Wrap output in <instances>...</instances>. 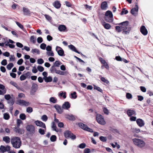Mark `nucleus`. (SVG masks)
<instances>
[{"instance_id":"obj_1","label":"nucleus","mask_w":153,"mask_h":153,"mask_svg":"<svg viewBox=\"0 0 153 153\" xmlns=\"http://www.w3.org/2000/svg\"><path fill=\"white\" fill-rule=\"evenodd\" d=\"M120 26L122 31V33L123 34H127L129 33L131 28L128 26V23L127 21L123 22L119 24Z\"/></svg>"},{"instance_id":"obj_2","label":"nucleus","mask_w":153,"mask_h":153,"mask_svg":"<svg viewBox=\"0 0 153 153\" xmlns=\"http://www.w3.org/2000/svg\"><path fill=\"white\" fill-rule=\"evenodd\" d=\"M11 142L13 147L15 149L19 148L21 145V141L19 137H15L12 138Z\"/></svg>"},{"instance_id":"obj_3","label":"nucleus","mask_w":153,"mask_h":153,"mask_svg":"<svg viewBox=\"0 0 153 153\" xmlns=\"http://www.w3.org/2000/svg\"><path fill=\"white\" fill-rule=\"evenodd\" d=\"M132 140L134 144L139 148H143L145 146V143L142 139L135 138L132 139Z\"/></svg>"},{"instance_id":"obj_4","label":"nucleus","mask_w":153,"mask_h":153,"mask_svg":"<svg viewBox=\"0 0 153 153\" xmlns=\"http://www.w3.org/2000/svg\"><path fill=\"white\" fill-rule=\"evenodd\" d=\"M105 19L107 22H111L112 21L113 14L110 11H107L105 13Z\"/></svg>"},{"instance_id":"obj_5","label":"nucleus","mask_w":153,"mask_h":153,"mask_svg":"<svg viewBox=\"0 0 153 153\" xmlns=\"http://www.w3.org/2000/svg\"><path fill=\"white\" fill-rule=\"evenodd\" d=\"M64 135L66 137L69 138L72 140L75 139L76 138V136L69 131H65L64 133Z\"/></svg>"},{"instance_id":"obj_6","label":"nucleus","mask_w":153,"mask_h":153,"mask_svg":"<svg viewBox=\"0 0 153 153\" xmlns=\"http://www.w3.org/2000/svg\"><path fill=\"white\" fill-rule=\"evenodd\" d=\"M96 120L97 122L101 125H104L105 122L103 117L101 115L97 114L96 115Z\"/></svg>"},{"instance_id":"obj_7","label":"nucleus","mask_w":153,"mask_h":153,"mask_svg":"<svg viewBox=\"0 0 153 153\" xmlns=\"http://www.w3.org/2000/svg\"><path fill=\"white\" fill-rule=\"evenodd\" d=\"M16 103L21 106H27L30 105V103L23 100H19L16 101Z\"/></svg>"},{"instance_id":"obj_8","label":"nucleus","mask_w":153,"mask_h":153,"mask_svg":"<svg viewBox=\"0 0 153 153\" xmlns=\"http://www.w3.org/2000/svg\"><path fill=\"white\" fill-rule=\"evenodd\" d=\"M55 50L59 56H65L64 51L61 47L57 46L56 47Z\"/></svg>"},{"instance_id":"obj_9","label":"nucleus","mask_w":153,"mask_h":153,"mask_svg":"<svg viewBox=\"0 0 153 153\" xmlns=\"http://www.w3.org/2000/svg\"><path fill=\"white\" fill-rule=\"evenodd\" d=\"M79 125L81 128L87 131L90 132H93V131L92 129L88 127L87 126L82 123H79Z\"/></svg>"},{"instance_id":"obj_10","label":"nucleus","mask_w":153,"mask_h":153,"mask_svg":"<svg viewBox=\"0 0 153 153\" xmlns=\"http://www.w3.org/2000/svg\"><path fill=\"white\" fill-rule=\"evenodd\" d=\"M38 88V85L35 83L33 84L31 87L30 94L31 95H34Z\"/></svg>"},{"instance_id":"obj_11","label":"nucleus","mask_w":153,"mask_h":153,"mask_svg":"<svg viewBox=\"0 0 153 153\" xmlns=\"http://www.w3.org/2000/svg\"><path fill=\"white\" fill-rule=\"evenodd\" d=\"M10 150V147L9 146H1L0 147V152L4 153L6 152H9Z\"/></svg>"},{"instance_id":"obj_12","label":"nucleus","mask_w":153,"mask_h":153,"mask_svg":"<svg viewBox=\"0 0 153 153\" xmlns=\"http://www.w3.org/2000/svg\"><path fill=\"white\" fill-rule=\"evenodd\" d=\"M26 128L27 131L31 133H33L35 131V128L32 125H27L26 126Z\"/></svg>"},{"instance_id":"obj_13","label":"nucleus","mask_w":153,"mask_h":153,"mask_svg":"<svg viewBox=\"0 0 153 153\" xmlns=\"http://www.w3.org/2000/svg\"><path fill=\"white\" fill-rule=\"evenodd\" d=\"M138 10V7L137 3H135V7L134 8H132L131 11V13L133 15L136 16L137 14Z\"/></svg>"},{"instance_id":"obj_14","label":"nucleus","mask_w":153,"mask_h":153,"mask_svg":"<svg viewBox=\"0 0 153 153\" xmlns=\"http://www.w3.org/2000/svg\"><path fill=\"white\" fill-rule=\"evenodd\" d=\"M35 123L37 126L40 127H41L46 129V126L45 124L39 120H36L35 121Z\"/></svg>"},{"instance_id":"obj_15","label":"nucleus","mask_w":153,"mask_h":153,"mask_svg":"<svg viewBox=\"0 0 153 153\" xmlns=\"http://www.w3.org/2000/svg\"><path fill=\"white\" fill-rule=\"evenodd\" d=\"M19 127H16L14 129V131L17 133L20 134H24V130L23 128H20Z\"/></svg>"},{"instance_id":"obj_16","label":"nucleus","mask_w":153,"mask_h":153,"mask_svg":"<svg viewBox=\"0 0 153 153\" xmlns=\"http://www.w3.org/2000/svg\"><path fill=\"white\" fill-rule=\"evenodd\" d=\"M136 122L137 125L140 127L144 126L145 125L144 121L142 119L140 118L137 120Z\"/></svg>"},{"instance_id":"obj_17","label":"nucleus","mask_w":153,"mask_h":153,"mask_svg":"<svg viewBox=\"0 0 153 153\" xmlns=\"http://www.w3.org/2000/svg\"><path fill=\"white\" fill-rule=\"evenodd\" d=\"M140 31L144 35H146L148 33V31L144 26H142L140 28Z\"/></svg>"},{"instance_id":"obj_18","label":"nucleus","mask_w":153,"mask_h":153,"mask_svg":"<svg viewBox=\"0 0 153 153\" xmlns=\"http://www.w3.org/2000/svg\"><path fill=\"white\" fill-rule=\"evenodd\" d=\"M6 93V90L5 89L4 86L0 84V94L3 95Z\"/></svg>"},{"instance_id":"obj_19","label":"nucleus","mask_w":153,"mask_h":153,"mask_svg":"<svg viewBox=\"0 0 153 153\" xmlns=\"http://www.w3.org/2000/svg\"><path fill=\"white\" fill-rule=\"evenodd\" d=\"M127 113L129 117H131L133 115H136L135 111L133 110H128L127 111Z\"/></svg>"},{"instance_id":"obj_20","label":"nucleus","mask_w":153,"mask_h":153,"mask_svg":"<svg viewBox=\"0 0 153 153\" xmlns=\"http://www.w3.org/2000/svg\"><path fill=\"white\" fill-rule=\"evenodd\" d=\"M54 107L58 113L61 114L63 112L61 106L58 105H55Z\"/></svg>"},{"instance_id":"obj_21","label":"nucleus","mask_w":153,"mask_h":153,"mask_svg":"<svg viewBox=\"0 0 153 153\" xmlns=\"http://www.w3.org/2000/svg\"><path fill=\"white\" fill-rule=\"evenodd\" d=\"M108 7L107 3L106 1L103 2L101 4V7L103 10H106Z\"/></svg>"},{"instance_id":"obj_22","label":"nucleus","mask_w":153,"mask_h":153,"mask_svg":"<svg viewBox=\"0 0 153 153\" xmlns=\"http://www.w3.org/2000/svg\"><path fill=\"white\" fill-rule=\"evenodd\" d=\"M70 107V105L68 102H65L62 106V108L66 109H68Z\"/></svg>"},{"instance_id":"obj_23","label":"nucleus","mask_w":153,"mask_h":153,"mask_svg":"<svg viewBox=\"0 0 153 153\" xmlns=\"http://www.w3.org/2000/svg\"><path fill=\"white\" fill-rule=\"evenodd\" d=\"M68 48L72 51L76 52L79 54L80 53V52H78L76 49L75 47L72 45H70L68 46Z\"/></svg>"},{"instance_id":"obj_24","label":"nucleus","mask_w":153,"mask_h":153,"mask_svg":"<svg viewBox=\"0 0 153 153\" xmlns=\"http://www.w3.org/2000/svg\"><path fill=\"white\" fill-rule=\"evenodd\" d=\"M53 6L56 8H59L61 6V4L59 1H56L53 4Z\"/></svg>"},{"instance_id":"obj_25","label":"nucleus","mask_w":153,"mask_h":153,"mask_svg":"<svg viewBox=\"0 0 153 153\" xmlns=\"http://www.w3.org/2000/svg\"><path fill=\"white\" fill-rule=\"evenodd\" d=\"M65 117L70 120H74L75 119L74 117L72 115L66 114Z\"/></svg>"},{"instance_id":"obj_26","label":"nucleus","mask_w":153,"mask_h":153,"mask_svg":"<svg viewBox=\"0 0 153 153\" xmlns=\"http://www.w3.org/2000/svg\"><path fill=\"white\" fill-rule=\"evenodd\" d=\"M66 28V26L64 25H60L58 27V30L60 31H64Z\"/></svg>"},{"instance_id":"obj_27","label":"nucleus","mask_w":153,"mask_h":153,"mask_svg":"<svg viewBox=\"0 0 153 153\" xmlns=\"http://www.w3.org/2000/svg\"><path fill=\"white\" fill-rule=\"evenodd\" d=\"M77 96L76 95V93L75 91H74L70 94V98L73 99H75L76 98Z\"/></svg>"},{"instance_id":"obj_28","label":"nucleus","mask_w":153,"mask_h":153,"mask_svg":"<svg viewBox=\"0 0 153 153\" xmlns=\"http://www.w3.org/2000/svg\"><path fill=\"white\" fill-rule=\"evenodd\" d=\"M51 128L53 131L58 132L59 131L58 129L56 127L54 122H52L51 123Z\"/></svg>"},{"instance_id":"obj_29","label":"nucleus","mask_w":153,"mask_h":153,"mask_svg":"<svg viewBox=\"0 0 153 153\" xmlns=\"http://www.w3.org/2000/svg\"><path fill=\"white\" fill-rule=\"evenodd\" d=\"M49 101L53 103H56L57 102L56 98L54 97H50L49 100Z\"/></svg>"},{"instance_id":"obj_30","label":"nucleus","mask_w":153,"mask_h":153,"mask_svg":"<svg viewBox=\"0 0 153 153\" xmlns=\"http://www.w3.org/2000/svg\"><path fill=\"white\" fill-rule=\"evenodd\" d=\"M56 73L61 75H65L67 74V72L62 71L60 70H57Z\"/></svg>"},{"instance_id":"obj_31","label":"nucleus","mask_w":153,"mask_h":153,"mask_svg":"<svg viewBox=\"0 0 153 153\" xmlns=\"http://www.w3.org/2000/svg\"><path fill=\"white\" fill-rule=\"evenodd\" d=\"M43 79L45 80L46 82H51L52 80V78L51 76H49L46 77L45 78H43Z\"/></svg>"},{"instance_id":"obj_32","label":"nucleus","mask_w":153,"mask_h":153,"mask_svg":"<svg viewBox=\"0 0 153 153\" xmlns=\"http://www.w3.org/2000/svg\"><path fill=\"white\" fill-rule=\"evenodd\" d=\"M102 25L104 26V28L106 29H109L111 27V25L108 23H104L102 24Z\"/></svg>"},{"instance_id":"obj_33","label":"nucleus","mask_w":153,"mask_h":153,"mask_svg":"<svg viewBox=\"0 0 153 153\" xmlns=\"http://www.w3.org/2000/svg\"><path fill=\"white\" fill-rule=\"evenodd\" d=\"M3 140L6 143H9L10 142V139L8 136H5L3 137Z\"/></svg>"},{"instance_id":"obj_34","label":"nucleus","mask_w":153,"mask_h":153,"mask_svg":"<svg viewBox=\"0 0 153 153\" xmlns=\"http://www.w3.org/2000/svg\"><path fill=\"white\" fill-rule=\"evenodd\" d=\"M31 52L33 53H36L37 54H40L39 50L36 48L32 49Z\"/></svg>"},{"instance_id":"obj_35","label":"nucleus","mask_w":153,"mask_h":153,"mask_svg":"<svg viewBox=\"0 0 153 153\" xmlns=\"http://www.w3.org/2000/svg\"><path fill=\"white\" fill-rule=\"evenodd\" d=\"M50 71L52 73H56V71H57L54 66H52L50 69Z\"/></svg>"},{"instance_id":"obj_36","label":"nucleus","mask_w":153,"mask_h":153,"mask_svg":"<svg viewBox=\"0 0 153 153\" xmlns=\"http://www.w3.org/2000/svg\"><path fill=\"white\" fill-rule=\"evenodd\" d=\"M58 96L59 97L62 96L64 99H65L66 97V92H64L62 91L60 92Z\"/></svg>"},{"instance_id":"obj_37","label":"nucleus","mask_w":153,"mask_h":153,"mask_svg":"<svg viewBox=\"0 0 153 153\" xmlns=\"http://www.w3.org/2000/svg\"><path fill=\"white\" fill-rule=\"evenodd\" d=\"M62 64V63L59 61H56L54 63L53 66L55 67H59Z\"/></svg>"},{"instance_id":"obj_38","label":"nucleus","mask_w":153,"mask_h":153,"mask_svg":"<svg viewBox=\"0 0 153 153\" xmlns=\"http://www.w3.org/2000/svg\"><path fill=\"white\" fill-rule=\"evenodd\" d=\"M46 55L48 56H54V54L52 51H47L46 53Z\"/></svg>"},{"instance_id":"obj_39","label":"nucleus","mask_w":153,"mask_h":153,"mask_svg":"<svg viewBox=\"0 0 153 153\" xmlns=\"http://www.w3.org/2000/svg\"><path fill=\"white\" fill-rule=\"evenodd\" d=\"M13 66L14 65L12 63H10L7 65L6 67L8 70H10L13 67Z\"/></svg>"},{"instance_id":"obj_40","label":"nucleus","mask_w":153,"mask_h":153,"mask_svg":"<svg viewBox=\"0 0 153 153\" xmlns=\"http://www.w3.org/2000/svg\"><path fill=\"white\" fill-rule=\"evenodd\" d=\"M23 11L24 13L25 14L28 15L30 14V11L27 8L23 7Z\"/></svg>"},{"instance_id":"obj_41","label":"nucleus","mask_w":153,"mask_h":153,"mask_svg":"<svg viewBox=\"0 0 153 153\" xmlns=\"http://www.w3.org/2000/svg\"><path fill=\"white\" fill-rule=\"evenodd\" d=\"M10 116L9 114L7 113H5L4 114V118L6 120H8Z\"/></svg>"},{"instance_id":"obj_42","label":"nucleus","mask_w":153,"mask_h":153,"mask_svg":"<svg viewBox=\"0 0 153 153\" xmlns=\"http://www.w3.org/2000/svg\"><path fill=\"white\" fill-rule=\"evenodd\" d=\"M19 118L21 120H24L26 118V116L24 114H21L20 115Z\"/></svg>"},{"instance_id":"obj_43","label":"nucleus","mask_w":153,"mask_h":153,"mask_svg":"<svg viewBox=\"0 0 153 153\" xmlns=\"http://www.w3.org/2000/svg\"><path fill=\"white\" fill-rule=\"evenodd\" d=\"M44 16L47 20L50 22H51V21L52 20L51 17L50 16L47 14L44 15Z\"/></svg>"},{"instance_id":"obj_44","label":"nucleus","mask_w":153,"mask_h":153,"mask_svg":"<svg viewBox=\"0 0 153 153\" xmlns=\"http://www.w3.org/2000/svg\"><path fill=\"white\" fill-rule=\"evenodd\" d=\"M56 137L55 135H52L51 138L50 140L52 142H54L56 141Z\"/></svg>"},{"instance_id":"obj_45","label":"nucleus","mask_w":153,"mask_h":153,"mask_svg":"<svg viewBox=\"0 0 153 153\" xmlns=\"http://www.w3.org/2000/svg\"><path fill=\"white\" fill-rule=\"evenodd\" d=\"M48 118L47 116L45 115H43L41 117L42 120L45 122H46L48 120Z\"/></svg>"},{"instance_id":"obj_46","label":"nucleus","mask_w":153,"mask_h":153,"mask_svg":"<svg viewBox=\"0 0 153 153\" xmlns=\"http://www.w3.org/2000/svg\"><path fill=\"white\" fill-rule=\"evenodd\" d=\"M16 123L17 125V127H19L20 124L22 123V121L19 119H18L17 120Z\"/></svg>"},{"instance_id":"obj_47","label":"nucleus","mask_w":153,"mask_h":153,"mask_svg":"<svg viewBox=\"0 0 153 153\" xmlns=\"http://www.w3.org/2000/svg\"><path fill=\"white\" fill-rule=\"evenodd\" d=\"M37 68L38 70L40 72H42L44 70V68L41 66H38Z\"/></svg>"},{"instance_id":"obj_48","label":"nucleus","mask_w":153,"mask_h":153,"mask_svg":"<svg viewBox=\"0 0 153 153\" xmlns=\"http://www.w3.org/2000/svg\"><path fill=\"white\" fill-rule=\"evenodd\" d=\"M10 60V61L13 62L15 60V57L14 55H11L9 57Z\"/></svg>"},{"instance_id":"obj_49","label":"nucleus","mask_w":153,"mask_h":153,"mask_svg":"<svg viewBox=\"0 0 153 153\" xmlns=\"http://www.w3.org/2000/svg\"><path fill=\"white\" fill-rule=\"evenodd\" d=\"M100 79H101V80L102 82H104L106 84H108L109 82L108 81L107 79H105L104 77H102Z\"/></svg>"},{"instance_id":"obj_50","label":"nucleus","mask_w":153,"mask_h":153,"mask_svg":"<svg viewBox=\"0 0 153 153\" xmlns=\"http://www.w3.org/2000/svg\"><path fill=\"white\" fill-rule=\"evenodd\" d=\"M100 140L102 142H105L107 140V138L103 136H101L100 137Z\"/></svg>"},{"instance_id":"obj_51","label":"nucleus","mask_w":153,"mask_h":153,"mask_svg":"<svg viewBox=\"0 0 153 153\" xmlns=\"http://www.w3.org/2000/svg\"><path fill=\"white\" fill-rule=\"evenodd\" d=\"M46 47V45L44 43H42L40 45V48L42 50H45Z\"/></svg>"},{"instance_id":"obj_52","label":"nucleus","mask_w":153,"mask_h":153,"mask_svg":"<svg viewBox=\"0 0 153 153\" xmlns=\"http://www.w3.org/2000/svg\"><path fill=\"white\" fill-rule=\"evenodd\" d=\"M132 131L134 133H139L140 132V130L139 128H135L132 129Z\"/></svg>"},{"instance_id":"obj_53","label":"nucleus","mask_w":153,"mask_h":153,"mask_svg":"<svg viewBox=\"0 0 153 153\" xmlns=\"http://www.w3.org/2000/svg\"><path fill=\"white\" fill-rule=\"evenodd\" d=\"M94 89L97 90L100 92H102V89L100 87L96 85H94Z\"/></svg>"},{"instance_id":"obj_54","label":"nucleus","mask_w":153,"mask_h":153,"mask_svg":"<svg viewBox=\"0 0 153 153\" xmlns=\"http://www.w3.org/2000/svg\"><path fill=\"white\" fill-rule=\"evenodd\" d=\"M33 108L31 107H28L27 108L26 111L28 113H31L33 111Z\"/></svg>"},{"instance_id":"obj_55","label":"nucleus","mask_w":153,"mask_h":153,"mask_svg":"<svg viewBox=\"0 0 153 153\" xmlns=\"http://www.w3.org/2000/svg\"><path fill=\"white\" fill-rule=\"evenodd\" d=\"M85 146L86 144L84 143H82L80 144L79 146V147L81 149L84 148L85 147Z\"/></svg>"},{"instance_id":"obj_56","label":"nucleus","mask_w":153,"mask_h":153,"mask_svg":"<svg viewBox=\"0 0 153 153\" xmlns=\"http://www.w3.org/2000/svg\"><path fill=\"white\" fill-rule=\"evenodd\" d=\"M115 28L116 30L118 32H120L122 31V29L121 28V27L120 25L119 26H116Z\"/></svg>"},{"instance_id":"obj_57","label":"nucleus","mask_w":153,"mask_h":153,"mask_svg":"<svg viewBox=\"0 0 153 153\" xmlns=\"http://www.w3.org/2000/svg\"><path fill=\"white\" fill-rule=\"evenodd\" d=\"M30 41L33 43H35L36 40L35 39V37L34 36H32L30 37Z\"/></svg>"},{"instance_id":"obj_58","label":"nucleus","mask_w":153,"mask_h":153,"mask_svg":"<svg viewBox=\"0 0 153 153\" xmlns=\"http://www.w3.org/2000/svg\"><path fill=\"white\" fill-rule=\"evenodd\" d=\"M37 61L38 63L39 64H42L44 62L43 60L42 59H38Z\"/></svg>"},{"instance_id":"obj_59","label":"nucleus","mask_w":153,"mask_h":153,"mask_svg":"<svg viewBox=\"0 0 153 153\" xmlns=\"http://www.w3.org/2000/svg\"><path fill=\"white\" fill-rule=\"evenodd\" d=\"M39 133L42 135H43L45 133V130L42 129L40 128L39 130Z\"/></svg>"},{"instance_id":"obj_60","label":"nucleus","mask_w":153,"mask_h":153,"mask_svg":"<svg viewBox=\"0 0 153 153\" xmlns=\"http://www.w3.org/2000/svg\"><path fill=\"white\" fill-rule=\"evenodd\" d=\"M103 110L104 113L106 114H109V111L108 109L105 108H103Z\"/></svg>"},{"instance_id":"obj_61","label":"nucleus","mask_w":153,"mask_h":153,"mask_svg":"<svg viewBox=\"0 0 153 153\" xmlns=\"http://www.w3.org/2000/svg\"><path fill=\"white\" fill-rule=\"evenodd\" d=\"M125 8H123V10L121 11V15H123L124 14H126L128 13V11L127 10H125Z\"/></svg>"},{"instance_id":"obj_62","label":"nucleus","mask_w":153,"mask_h":153,"mask_svg":"<svg viewBox=\"0 0 153 153\" xmlns=\"http://www.w3.org/2000/svg\"><path fill=\"white\" fill-rule=\"evenodd\" d=\"M37 42L39 43H41L43 42L42 38L41 37H39L37 39Z\"/></svg>"},{"instance_id":"obj_63","label":"nucleus","mask_w":153,"mask_h":153,"mask_svg":"<svg viewBox=\"0 0 153 153\" xmlns=\"http://www.w3.org/2000/svg\"><path fill=\"white\" fill-rule=\"evenodd\" d=\"M7 64V61L6 59L3 60L1 62V64L3 65H6Z\"/></svg>"},{"instance_id":"obj_64","label":"nucleus","mask_w":153,"mask_h":153,"mask_svg":"<svg viewBox=\"0 0 153 153\" xmlns=\"http://www.w3.org/2000/svg\"><path fill=\"white\" fill-rule=\"evenodd\" d=\"M126 97L128 99H130L132 97V95L129 93H127L126 94Z\"/></svg>"}]
</instances>
